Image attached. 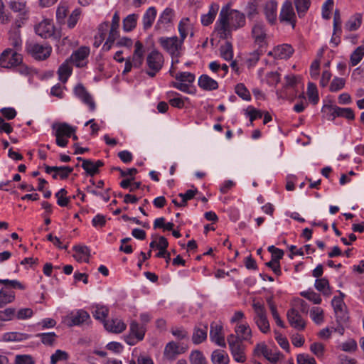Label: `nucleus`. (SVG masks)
I'll return each instance as SVG.
<instances>
[{
  "label": "nucleus",
  "instance_id": "nucleus-1",
  "mask_svg": "<svg viewBox=\"0 0 364 364\" xmlns=\"http://www.w3.org/2000/svg\"><path fill=\"white\" fill-rule=\"evenodd\" d=\"M245 16L238 10L231 9L228 5L222 7L215 24L214 33L220 39H228L232 31L245 25Z\"/></svg>",
  "mask_w": 364,
  "mask_h": 364
},
{
  "label": "nucleus",
  "instance_id": "nucleus-2",
  "mask_svg": "<svg viewBox=\"0 0 364 364\" xmlns=\"http://www.w3.org/2000/svg\"><path fill=\"white\" fill-rule=\"evenodd\" d=\"M53 135L55 136V142L58 146L65 147L68 144V138L75 132L76 128L68 123H54L52 125Z\"/></svg>",
  "mask_w": 364,
  "mask_h": 364
},
{
  "label": "nucleus",
  "instance_id": "nucleus-3",
  "mask_svg": "<svg viewBox=\"0 0 364 364\" xmlns=\"http://www.w3.org/2000/svg\"><path fill=\"white\" fill-rule=\"evenodd\" d=\"M164 64L163 54L154 49L149 53L146 57V73L150 77H154L161 70Z\"/></svg>",
  "mask_w": 364,
  "mask_h": 364
},
{
  "label": "nucleus",
  "instance_id": "nucleus-4",
  "mask_svg": "<svg viewBox=\"0 0 364 364\" xmlns=\"http://www.w3.org/2000/svg\"><path fill=\"white\" fill-rule=\"evenodd\" d=\"M252 308L255 312L253 321L259 331L263 333H267L270 331V324L267 318V311L264 306L260 302L254 301Z\"/></svg>",
  "mask_w": 364,
  "mask_h": 364
},
{
  "label": "nucleus",
  "instance_id": "nucleus-5",
  "mask_svg": "<svg viewBox=\"0 0 364 364\" xmlns=\"http://www.w3.org/2000/svg\"><path fill=\"white\" fill-rule=\"evenodd\" d=\"M159 43L171 57H180L182 54L183 41L177 36L161 37Z\"/></svg>",
  "mask_w": 364,
  "mask_h": 364
},
{
  "label": "nucleus",
  "instance_id": "nucleus-6",
  "mask_svg": "<svg viewBox=\"0 0 364 364\" xmlns=\"http://www.w3.org/2000/svg\"><path fill=\"white\" fill-rule=\"evenodd\" d=\"M63 322L68 327L90 325L92 320L90 314L84 309H77L70 312L63 318Z\"/></svg>",
  "mask_w": 364,
  "mask_h": 364
},
{
  "label": "nucleus",
  "instance_id": "nucleus-7",
  "mask_svg": "<svg viewBox=\"0 0 364 364\" xmlns=\"http://www.w3.org/2000/svg\"><path fill=\"white\" fill-rule=\"evenodd\" d=\"M175 11L171 8H166L159 15L154 26V30L160 34L168 32L173 26Z\"/></svg>",
  "mask_w": 364,
  "mask_h": 364
},
{
  "label": "nucleus",
  "instance_id": "nucleus-8",
  "mask_svg": "<svg viewBox=\"0 0 364 364\" xmlns=\"http://www.w3.org/2000/svg\"><path fill=\"white\" fill-rule=\"evenodd\" d=\"M227 341L234 360L237 363H244L246 360L245 346L240 339L235 334H230L228 336Z\"/></svg>",
  "mask_w": 364,
  "mask_h": 364
},
{
  "label": "nucleus",
  "instance_id": "nucleus-9",
  "mask_svg": "<svg viewBox=\"0 0 364 364\" xmlns=\"http://www.w3.org/2000/svg\"><path fill=\"white\" fill-rule=\"evenodd\" d=\"M339 296H334L331 301V305L336 317L337 323H347L349 319L347 306L343 301L345 294L339 291Z\"/></svg>",
  "mask_w": 364,
  "mask_h": 364
},
{
  "label": "nucleus",
  "instance_id": "nucleus-10",
  "mask_svg": "<svg viewBox=\"0 0 364 364\" xmlns=\"http://www.w3.org/2000/svg\"><path fill=\"white\" fill-rule=\"evenodd\" d=\"M146 331L144 325H140L136 321H132L129 324V334L124 337L125 342L129 346L136 345L144 339Z\"/></svg>",
  "mask_w": 364,
  "mask_h": 364
},
{
  "label": "nucleus",
  "instance_id": "nucleus-11",
  "mask_svg": "<svg viewBox=\"0 0 364 364\" xmlns=\"http://www.w3.org/2000/svg\"><path fill=\"white\" fill-rule=\"evenodd\" d=\"M23 60L22 55L11 48L5 49L0 55V66L4 68H11L19 65Z\"/></svg>",
  "mask_w": 364,
  "mask_h": 364
},
{
  "label": "nucleus",
  "instance_id": "nucleus-12",
  "mask_svg": "<svg viewBox=\"0 0 364 364\" xmlns=\"http://www.w3.org/2000/svg\"><path fill=\"white\" fill-rule=\"evenodd\" d=\"M27 52L35 59L43 60L48 58L52 52V48L47 43H29L26 46Z\"/></svg>",
  "mask_w": 364,
  "mask_h": 364
},
{
  "label": "nucleus",
  "instance_id": "nucleus-13",
  "mask_svg": "<svg viewBox=\"0 0 364 364\" xmlns=\"http://www.w3.org/2000/svg\"><path fill=\"white\" fill-rule=\"evenodd\" d=\"M176 82H172L171 86L185 93H190V87L194 82L195 75L189 72H181L175 75Z\"/></svg>",
  "mask_w": 364,
  "mask_h": 364
},
{
  "label": "nucleus",
  "instance_id": "nucleus-14",
  "mask_svg": "<svg viewBox=\"0 0 364 364\" xmlns=\"http://www.w3.org/2000/svg\"><path fill=\"white\" fill-rule=\"evenodd\" d=\"M329 113V119L334 120L336 117H344L348 120L355 119L353 110L350 107H340L336 105H327L323 107Z\"/></svg>",
  "mask_w": 364,
  "mask_h": 364
},
{
  "label": "nucleus",
  "instance_id": "nucleus-15",
  "mask_svg": "<svg viewBox=\"0 0 364 364\" xmlns=\"http://www.w3.org/2000/svg\"><path fill=\"white\" fill-rule=\"evenodd\" d=\"M74 94L85 105H87L90 108V111H94L95 109V103L90 95V94L87 91L85 87L81 83H78L74 87Z\"/></svg>",
  "mask_w": 364,
  "mask_h": 364
},
{
  "label": "nucleus",
  "instance_id": "nucleus-16",
  "mask_svg": "<svg viewBox=\"0 0 364 364\" xmlns=\"http://www.w3.org/2000/svg\"><path fill=\"white\" fill-rule=\"evenodd\" d=\"M281 21L287 22L291 24L294 27L296 21V14L291 1L287 0L281 9L279 14Z\"/></svg>",
  "mask_w": 364,
  "mask_h": 364
},
{
  "label": "nucleus",
  "instance_id": "nucleus-17",
  "mask_svg": "<svg viewBox=\"0 0 364 364\" xmlns=\"http://www.w3.org/2000/svg\"><path fill=\"white\" fill-rule=\"evenodd\" d=\"M223 326L218 323L213 322L210 324V338L211 341L219 346L225 347V337Z\"/></svg>",
  "mask_w": 364,
  "mask_h": 364
},
{
  "label": "nucleus",
  "instance_id": "nucleus-18",
  "mask_svg": "<svg viewBox=\"0 0 364 364\" xmlns=\"http://www.w3.org/2000/svg\"><path fill=\"white\" fill-rule=\"evenodd\" d=\"M46 172L48 174H50L52 173V177L54 179H65L67 178L69 175L73 171V168L70 166H46L45 167Z\"/></svg>",
  "mask_w": 364,
  "mask_h": 364
},
{
  "label": "nucleus",
  "instance_id": "nucleus-19",
  "mask_svg": "<svg viewBox=\"0 0 364 364\" xmlns=\"http://www.w3.org/2000/svg\"><path fill=\"white\" fill-rule=\"evenodd\" d=\"M294 53V49L289 44H282L274 48L268 53V55L277 59H288Z\"/></svg>",
  "mask_w": 364,
  "mask_h": 364
},
{
  "label": "nucleus",
  "instance_id": "nucleus-20",
  "mask_svg": "<svg viewBox=\"0 0 364 364\" xmlns=\"http://www.w3.org/2000/svg\"><path fill=\"white\" fill-rule=\"evenodd\" d=\"M90 51L89 47L82 46L73 53L70 58V60L72 61L77 67H83L86 64L85 60L89 56Z\"/></svg>",
  "mask_w": 364,
  "mask_h": 364
},
{
  "label": "nucleus",
  "instance_id": "nucleus-21",
  "mask_svg": "<svg viewBox=\"0 0 364 364\" xmlns=\"http://www.w3.org/2000/svg\"><path fill=\"white\" fill-rule=\"evenodd\" d=\"M185 351V348L180 347L176 343L171 341L164 348V356L166 360L173 361L178 355Z\"/></svg>",
  "mask_w": 364,
  "mask_h": 364
},
{
  "label": "nucleus",
  "instance_id": "nucleus-22",
  "mask_svg": "<svg viewBox=\"0 0 364 364\" xmlns=\"http://www.w3.org/2000/svg\"><path fill=\"white\" fill-rule=\"evenodd\" d=\"M35 31L42 38H48L53 35L54 26L50 20L45 19L35 27Z\"/></svg>",
  "mask_w": 364,
  "mask_h": 364
},
{
  "label": "nucleus",
  "instance_id": "nucleus-23",
  "mask_svg": "<svg viewBox=\"0 0 364 364\" xmlns=\"http://www.w3.org/2000/svg\"><path fill=\"white\" fill-rule=\"evenodd\" d=\"M287 316L289 323L294 328L300 331L305 328V322L296 309H289L287 311Z\"/></svg>",
  "mask_w": 364,
  "mask_h": 364
},
{
  "label": "nucleus",
  "instance_id": "nucleus-24",
  "mask_svg": "<svg viewBox=\"0 0 364 364\" xmlns=\"http://www.w3.org/2000/svg\"><path fill=\"white\" fill-rule=\"evenodd\" d=\"M252 36L255 42L258 45L265 43L267 33L264 25L262 22H256L252 28Z\"/></svg>",
  "mask_w": 364,
  "mask_h": 364
},
{
  "label": "nucleus",
  "instance_id": "nucleus-25",
  "mask_svg": "<svg viewBox=\"0 0 364 364\" xmlns=\"http://www.w3.org/2000/svg\"><path fill=\"white\" fill-rule=\"evenodd\" d=\"M104 326L107 331L114 333H119L126 329V324L119 318L105 321Z\"/></svg>",
  "mask_w": 364,
  "mask_h": 364
},
{
  "label": "nucleus",
  "instance_id": "nucleus-26",
  "mask_svg": "<svg viewBox=\"0 0 364 364\" xmlns=\"http://www.w3.org/2000/svg\"><path fill=\"white\" fill-rule=\"evenodd\" d=\"M156 15L157 11L155 7L151 6L146 9V11L143 14L141 19L144 30L146 31L152 26L156 19Z\"/></svg>",
  "mask_w": 364,
  "mask_h": 364
},
{
  "label": "nucleus",
  "instance_id": "nucleus-27",
  "mask_svg": "<svg viewBox=\"0 0 364 364\" xmlns=\"http://www.w3.org/2000/svg\"><path fill=\"white\" fill-rule=\"evenodd\" d=\"M198 85L201 89L207 91L215 90L218 87L217 81L205 74L199 77Z\"/></svg>",
  "mask_w": 364,
  "mask_h": 364
},
{
  "label": "nucleus",
  "instance_id": "nucleus-28",
  "mask_svg": "<svg viewBox=\"0 0 364 364\" xmlns=\"http://www.w3.org/2000/svg\"><path fill=\"white\" fill-rule=\"evenodd\" d=\"M9 45L13 47L14 51L18 53L22 50V39L21 37L20 31L18 28L11 30L9 32Z\"/></svg>",
  "mask_w": 364,
  "mask_h": 364
},
{
  "label": "nucleus",
  "instance_id": "nucleus-29",
  "mask_svg": "<svg viewBox=\"0 0 364 364\" xmlns=\"http://www.w3.org/2000/svg\"><path fill=\"white\" fill-rule=\"evenodd\" d=\"M219 10V5L216 3H212L209 7L208 14L201 16V23L205 26L211 24L215 18Z\"/></svg>",
  "mask_w": 364,
  "mask_h": 364
},
{
  "label": "nucleus",
  "instance_id": "nucleus-30",
  "mask_svg": "<svg viewBox=\"0 0 364 364\" xmlns=\"http://www.w3.org/2000/svg\"><path fill=\"white\" fill-rule=\"evenodd\" d=\"M235 335L237 336L241 342L243 341H249L252 337V331L247 323L238 324L235 326Z\"/></svg>",
  "mask_w": 364,
  "mask_h": 364
},
{
  "label": "nucleus",
  "instance_id": "nucleus-31",
  "mask_svg": "<svg viewBox=\"0 0 364 364\" xmlns=\"http://www.w3.org/2000/svg\"><path fill=\"white\" fill-rule=\"evenodd\" d=\"M139 14H131L127 15L122 21V28L124 32L132 31L137 25Z\"/></svg>",
  "mask_w": 364,
  "mask_h": 364
},
{
  "label": "nucleus",
  "instance_id": "nucleus-32",
  "mask_svg": "<svg viewBox=\"0 0 364 364\" xmlns=\"http://www.w3.org/2000/svg\"><path fill=\"white\" fill-rule=\"evenodd\" d=\"M277 3L275 1H269L266 3L264 6V14L267 20L273 23L277 18Z\"/></svg>",
  "mask_w": 364,
  "mask_h": 364
},
{
  "label": "nucleus",
  "instance_id": "nucleus-33",
  "mask_svg": "<svg viewBox=\"0 0 364 364\" xmlns=\"http://www.w3.org/2000/svg\"><path fill=\"white\" fill-rule=\"evenodd\" d=\"M91 309L94 318L104 323L105 321V318L109 314L108 308L101 304H95L92 305Z\"/></svg>",
  "mask_w": 364,
  "mask_h": 364
},
{
  "label": "nucleus",
  "instance_id": "nucleus-34",
  "mask_svg": "<svg viewBox=\"0 0 364 364\" xmlns=\"http://www.w3.org/2000/svg\"><path fill=\"white\" fill-rule=\"evenodd\" d=\"M75 254L74 258L79 262H88L90 250L86 246H75L73 247Z\"/></svg>",
  "mask_w": 364,
  "mask_h": 364
},
{
  "label": "nucleus",
  "instance_id": "nucleus-35",
  "mask_svg": "<svg viewBox=\"0 0 364 364\" xmlns=\"http://www.w3.org/2000/svg\"><path fill=\"white\" fill-rule=\"evenodd\" d=\"M30 337L28 334L21 332H7L4 333L2 339L6 342H19L27 340Z\"/></svg>",
  "mask_w": 364,
  "mask_h": 364
},
{
  "label": "nucleus",
  "instance_id": "nucleus-36",
  "mask_svg": "<svg viewBox=\"0 0 364 364\" xmlns=\"http://www.w3.org/2000/svg\"><path fill=\"white\" fill-rule=\"evenodd\" d=\"M208 326H198L196 327L193 336L192 341L195 344H200L203 342L207 338Z\"/></svg>",
  "mask_w": 364,
  "mask_h": 364
},
{
  "label": "nucleus",
  "instance_id": "nucleus-37",
  "mask_svg": "<svg viewBox=\"0 0 364 364\" xmlns=\"http://www.w3.org/2000/svg\"><path fill=\"white\" fill-rule=\"evenodd\" d=\"M73 72L72 67L69 65L68 60H65L58 68V75L59 80L65 83Z\"/></svg>",
  "mask_w": 364,
  "mask_h": 364
},
{
  "label": "nucleus",
  "instance_id": "nucleus-38",
  "mask_svg": "<svg viewBox=\"0 0 364 364\" xmlns=\"http://www.w3.org/2000/svg\"><path fill=\"white\" fill-rule=\"evenodd\" d=\"M211 360L213 364H228V355L222 350H215L212 353Z\"/></svg>",
  "mask_w": 364,
  "mask_h": 364
},
{
  "label": "nucleus",
  "instance_id": "nucleus-39",
  "mask_svg": "<svg viewBox=\"0 0 364 364\" xmlns=\"http://www.w3.org/2000/svg\"><path fill=\"white\" fill-rule=\"evenodd\" d=\"M363 19V15L360 13H357L351 16L349 20L346 22L345 28L349 31H353L357 30L361 23Z\"/></svg>",
  "mask_w": 364,
  "mask_h": 364
},
{
  "label": "nucleus",
  "instance_id": "nucleus-40",
  "mask_svg": "<svg viewBox=\"0 0 364 364\" xmlns=\"http://www.w3.org/2000/svg\"><path fill=\"white\" fill-rule=\"evenodd\" d=\"M178 28L180 35L179 39L184 41L188 34V31L191 29V23L189 18H183L178 23Z\"/></svg>",
  "mask_w": 364,
  "mask_h": 364
},
{
  "label": "nucleus",
  "instance_id": "nucleus-41",
  "mask_svg": "<svg viewBox=\"0 0 364 364\" xmlns=\"http://www.w3.org/2000/svg\"><path fill=\"white\" fill-rule=\"evenodd\" d=\"M15 299L16 295L14 291L8 290L6 288L0 290V302L3 307L14 301Z\"/></svg>",
  "mask_w": 364,
  "mask_h": 364
},
{
  "label": "nucleus",
  "instance_id": "nucleus-42",
  "mask_svg": "<svg viewBox=\"0 0 364 364\" xmlns=\"http://www.w3.org/2000/svg\"><path fill=\"white\" fill-rule=\"evenodd\" d=\"M314 287L324 296H329L331 294L328 280L326 278L316 279L315 281Z\"/></svg>",
  "mask_w": 364,
  "mask_h": 364
},
{
  "label": "nucleus",
  "instance_id": "nucleus-43",
  "mask_svg": "<svg viewBox=\"0 0 364 364\" xmlns=\"http://www.w3.org/2000/svg\"><path fill=\"white\" fill-rule=\"evenodd\" d=\"M220 53L221 58L225 60H232L233 58V48L232 43L229 41H226L224 45L220 46Z\"/></svg>",
  "mask_w": 364,
  "mask_h": 364
},
{
  "label": "nucleus",
  "instance_id": "nucleus-44",
  "mask_svg": "<svg viewBox=\"0 0 364 364\" xmlns=\"http://www.w3.org/2000/svg\"><path fill=\"white\" fill-rule=\"evenodd\" d=\"M119 22L120 17L119 13L116 11L112 16L111 28L109 33V36H111V38L119 37Z\"/></svg>",
  "mask_w": 364,
  "mask_h": 364
},
{
  "label": "nucleus",
  "instance_id": "nucleus-45",
  "mask_svg": "<svg viewBox=\"0 0 364 364\" xmlns=\"http://www.w3.org/2000/svg\"><path fill=\"white\" fill-rule=\"evenodd\" d=\"M16 309L14 308H6L0 311V328L4 326V322L13 320L15 317Z\"/></svg>",
  "mask_w": 364,
  "mask_h": 364
},
{
  "label": "nucleus",
  "instance_id": "nucleus-46",
  "mask_svg": "<svg viewBox=\"0 0 364 364\" xmlns=\"http://www.w3.org/2000/svg\"><path fill=\"white\" fill-rule=\"evenodd\" d=\"M307 95L309 100L316 105L319 100L318 90L316 85L313 82H309L307 86Z\"/></svg>",
  "mask_w": 364,
  "mask_h": 364
},
{
  "label": "nucleus",
  "instance_id": "nucleus-47",
  "mask_svg": "<svg viewBox=\"0 0 364 364\" xmlns=\"http://www.w3.org/2000/svg\"><path fill=\"white\" fill-rule=\"evenodd\" d=\"M310 317L315 323L321 324L324 321L323 309L320 307L312 308L310 311Z\"/></svg>",
  "mask_w": 364,
  "mask_h": 364
},
{
  "label": "nucleus",
  "instance_id": "nucleus-48",
  "mask_svg": "<svg viewBox=\"0 0 364 364\" xmlns=\"http://www.w3.org/2000/svg\"><path fill=\"white\" fill-rule=\"evenodd\" d=\"M235 93L245 101L251 100V95L243 83H238L235 87Z\"/></svg>",
  "mask_w": 364,
  "mask_h": 364
},
{
  "label": "nucleus",
  "instance_id": "nucleus-49",
  "mask_svg": "<svg viewBox=\"0 0 364 364\" xmlns=\"http://www.w3.org/2000/svg\"><path fill=\"white\" fill-rule=\"evenodd\" d=\"M364 56V46L358 47L350 55V65L352 66L357 65Z\"/></svg>",
  "mask_w": 364,
  "mask_h": 364
},
{
  "label": "nucleus",
  "instance_id": "nucleus-50",
  "mask_svg": "<svg viewBox=\"0 0 364 364\" xmlns=\"http://www.w3.org/2000/svg\"><path fill=\"white\" fill-rule=\"evenodd\" d=\"M191 364H207L206 359L200 350H193L189 356Z\"/></svg>",
  "mask_w": 364,
  "mask_h": 364
},
{
  "label": "nucleus",
  "instance_id": "nucleus-51",
  "mask_svg": "<svg viewBox=\"0 0 364 364\" xmlns=\"http://www.w3.org/2000/svg\"><path fill=\"white\" fill-rule=\"evenodd\" d=\"M296 9L299 16L301 17L309 9L311 1L310 0H294Z\"/></svg>",
  "mask_w": 364,
  "mask_h": 364
},
{
  "label": "nucleus",
  "instance_id": "nucleus-52",
  "mask_svg": "<svg viewBox=\"0 0 364 364\" xmlns=\"http://www.w3.org/2000/svg\"><path fill=\"white\" fill-rule=\"evenodd\" d=\"M339 348L343 351L351 353V352H354L357 350L358 345H357L356 341L354 339L349 338L346 341L342 343L339 346Z\"/></svg>",
  "mask_w": 364,
  "mask_h": 364
},
{
  "label": "nucleus",
  "instance_id": "nucleus-53",
  "mask_svg": "<svg viewBox=\"0 0 364 364\" xmlns=\"http://www.w3.org/2000/svg\"><path fill=\"white\" fill-rule=\"evenodd\" d=\"M67 191L65 188H61L55 193L57 198V203L61 207H65L68 205L70 200L66 197Z\"/></svg>",
  "mask_w": 364,
  "mask_h": 364
},
{
  "label": "nucleus",
  "instance_id": "nucleus-54",
  "mask_svg": "<svg viewBox=\"0 0 364 364\" xmlns=\"http://www.w3.org/2000/svg\"><path fill=\"white\" fill-rule=\"evenodd\" d=\"M301 295L315 304H319L322 301L320 295L314 291H302L301 292Z\"/></svg>",
  "mask_w": 364,
  "mask_h": 364
},
{
  "label": "nucleus",
  "instance_id": "nucleus-55",
  "mask_svg": "<svg viewBox=\"0 0 364 364\" xmlns=\"http://www.w3.org/2000/svg\"><path fill=\"white\" fill-rule=\"evenodd\" d=\"M82 168L91 176L97 173L99 170H97L94 161L91 160H83Z\"/></svg>",
  "mask_w": 364,
  "mask_h": 364
},
{
  "label": "nucleus",
  "instance_id": "nucleus-56",
  "mask_svg": "<svg viewBox=\"0 0 364 364\" xmlns=\"http://www.w3.org/2000/svg\"><path fill=\"white\" fill-rule=\"evenodd\" d=\"M245 114L247 117H250L251 125H252V122L254 120H255L256 119L261 118L262 117V113L259 110L256 109L252 106L247 107L245 111Z\"/></svg>",
  "mask_w": 364,
  "mask_h": 364
},
{
  "label": "nucleus",
  "instance_id": "nucleus-57",
  "mask_svg": "<svg viewBox=\"0 0 364 364\" xmlns=\"http://www.w3.org/2000/svg\"><path fill=\"white\" fill-rule=\"evenodd\" d=\"M38 337H40L41 341L45 345H52L56 338V334L54 332L38 333Z\"/></svg>",
  "mask_w": 364,
  "mask_h": 364
},
{
  "label": "nucleus",
  "instance_id": "nucleus-58",
  "mask_svg": "<svg viewBox=\"0 0 364 364\" xmlns=\"http://www.w3.org/2000/svg\"><path fill=\"white\" fill-rule=\"evenodd\" d=\"M68 355L65 351L57 350L50 357V363L56 364L58 361L66 360Z\"/></svg>",
  "mask_w": 364,
  "mask_h": 364
},
{
  "label": "nucleus",
  "instance_id": "nucleus-59",
  "mask_svg": "<svg viewBox=\"0 0 364 364\" xmlns=\"http://www.w3.org/2000/svg\"><path fill=\"white\" fill-rule=\"evenodd\" d=\"M341 17L338 10H336L333 16L334 35L341 33Z\"/></svg>",
  "mask_w": 364,
  "mask_h": 364
},
{
  "label": "nucleus",
  "instance_id": "nucleus-60",
  "mask_svg": "<svg viewBox=\"0 0 364 364\" xmlns=\"http://www.w3.org/2000/svg\"><path fill=\"white\" fill-rule=\"evenodd\" d=\"M33 315V311L31 308H22L20 309L15 316L18 319L25 320L30 318Z\"/></svg>",
  "mask_w": 364,
  "mask_h": 364
},
{
  "label": "nucleus",
  "instance_id": "nucleus-61",
  "mask_svg": "<svg viewBox=\"0 0 364 364\" xmlns=\"http://www.w3.org/2000/svg\"><path fill=\"white\" fill-rule=\"evenodd\" d=\"M345 85V80L341 77H334L330 85V90L331 92H337Z\"/></svg>",
  "mask_w": 364,
  "mask_h": 364
},
{
  "label": "nucleus",
  "instance_id": "nucleus-62",
  "mask_svg": "<svg viewBox=\"0 0 364 364\" xmlns=\"http://www.w3.org/2000/svg\"><path fill=\"white\" fill-rule=\"evenodd\" d=\"M15 364H35V361L30 355H17L15 357Z\"/></svg>",
  "mask_w": 364,
  "mask_h": 364
},
{
  "label": "nucleus",
  "instance_id": "nucleus-63",
  "mask_svg": "<svg viewBox=\"0 0 364 364\" xmlns=\"http://www.w3.org/2000/svg\"><path fill=\"white\" fill-rule=\"evenodd\" d=\"M9 7L11 10L15 12H22L24 13L26 11V2L23 1H11L9 4Z\"/></svg>",
  "mask_w": 364,
  "mask_h": 364
},
{
  "label": "nucleus",
  "instance_id": "nucleus-64",
  "mask_svg": "<svg viewBox=\"0 0 364 364\" xmlns=\"http://www.w3.org/2000/svg\"><path fill=\"white\" fill-rule=\"evenodd\" d=\"M297 364H316V361L308 355L299 354L297 356Z\"/></svg>",
  "mask_w": 364,
  "mask_h": 364
}]
</instances>
